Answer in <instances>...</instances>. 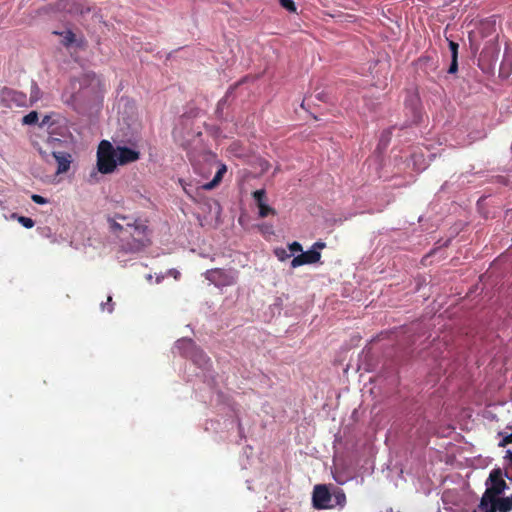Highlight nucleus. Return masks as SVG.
<instances>
[{
  "label": "nucleus",
  "instance_id": "1",
  "mask_svg": "<svg viewBox=\"0 0 512 512\" xmlns=\"http://www.w3.org/2000/svg\"><path fill=\"white\" fill-rule=\"evenodd\" d=\"M126 236H120L122 248L126 252H139L151 244L148 226L139 220L126 222Z\"/></svg>",
  "mask_w": 512,
  "mask_h": 512
},
{
  "label": "nucleus",
  "instance_id": "2",
  "mask_svg": "<svg viewBox=\"0 0 512 512\" xmlns=\"http://www.w3.org/2000/svg\"><path fill=\"white\" fill-rule=\"evenodd\" d=\"M115 147L108 141L102 140L97 150V169L102 174L113 173L117 167Z\"/></svg>",
  "mask_w": 512,
  "mask_h": 512
},
{
  "label": "nucleus",
  "instance_id": "3",
  "mask_svg": "<svg viewBox=\"0 0 512 512\" xmlns=\"http://www.w3.org/2000/svg\"><path fill=\"white\" fill-rule=\"evenodd\" d=\"M486 485L487 488L480 500L484 507L487 506V501H491V499L501 495L507 488V484L502 477L501 469H493L490 472Z\"/></svg>",
  "mask_w": 512,
  "mask_h": 512
},
{
  "label": "nucleus",
  "instance_id": "4",
  "mask_svg": "<svg viewBox=\"0 0 512 512\" xmlns=\"http://www.w3.org/2000/svg\"><path fill=\"white\" fill-rule=\"evenodd\" d=\"M205 277L208 281L217 287L231 286L236 283L237 272L235 270H225L215 268L207 270Z\"/></svg>",
  "mask_w": 512,
  "mask_h": 512
},
{
  "label": "nucleus",
  "instance_id": "5",
  "mask_svg": "<svg viewBox=\"0 0 512 512\" xmlns=\"http://www.w3.org/2000/svg\"><path fill=\"white\" fill-rule=\"evenodd\" d=\"M332 494L324 484H319L313 490V506L317 509H328L334 505L331 504Z\"/></svg>",
  "mask_w": 512,
  "mask_h": 512
},
{
  "label": "nucleus",
  "instance_id": "6",
  "mask_svg": "<svg viewBox=\"0 0 512 512\" xmlns=\"http://www.w3.org/2000/svg\"><path fill=\"white\" fill-rule=\"evenodd\" d=\"M512 505L507 497L500 498L499 496L487 501V506H482V502L478 504V507L473 512H510Z\"/></svg>",
  "mask_w": 512,
  "mask_h": 512
},
{
  "label": "nucleus",
  "instance_id": "7",
  "mask_svg": "<svg viewBox=\"0 0 512 512\" xmlns=\"http://www.w3.org/2000/svg\"><path fill=\"white\" fill-rule=\"evenodd\" d=\"M117 164L124 166L140 159V152L127 146L115 147Z\"/></svg>",
  "mask_w": 512,
  "mask_h": 512
},
{
  "label": "nucleus",
  "instance_id": "8",
  "mask_svg": "<svg viewBox=\"0 0 512 512\" xmlns=\"http://www.w3.org/2000/svg\"><path fill=\"white\" fill-rule=\"evenodd\" d=\"M320 258L321 254L319 251L310 249L295 256L291 261V267L296 268L305 264H313L318 262Z\"/></svg>",
  "mask_w": 512,
  "mask_h": 512
},
{
  "label": "nucleus",
  "instance_id": "9",
  "mask_svg": "<svg viewBox=\"0 0 512 512\" xmlns=\"http://www.w3.org/2000/svg\"><path fill=\"white\" fill-rule=\"evenodd\" d=\"M52 157L57 162V174L66 173L69 168L70 164L72 162V156L71 154L67 152H52Z\"/></svg>",
  "mask_w": 512,
  "mask_h": 512
},
{
  "label": "nucleus",
  "instance_id": "10",
  "mask_svg": "<svg viewBox=\"0 0 512 512\" xmlns=\"http://www.w3.org/2000/svg\"><path fill=\"white\" fill-rule=\"evenodd\" d=\"M2 95H3V99L10 100L16 106L26 105V95L21 92H17V91L11 90V89H4L2 91Z\"/></svg>",
  "mask_w": 512,
  "mask_h": 512
},
{
  "label": "nucleus",
  "instance_id": "11",
  "mask_svg": "<svg viewBox=\"0 0 512 512\" xmlns=\"http://www.w3.org/2000/svg\"><path fill=\"white\" fill-rule=\"evenodd\" d=\"M226 171H227L226 165L221 164L219 166L214 178L210 182L203 184L201 187L196 188V190H199V189L212 190V189H214L222 181V178H223L224 174L226 173Z\"/></svg>",
  "mask_w": 512,
  "mask_h": 512
},
{
  "label": "nucleus",
  "instance_id": "12",
  "mask_svg": "<svg viewBox=\"0 0 512 512\" xmlns=\"http://www.w3.org/2000/svg\"><path fill=\"white\" fill-rule=\"evenodd\" d=\"M109 223H110V229L113 233H115L118 238L120 239V236H126V231H125V228H126V223L123 225V224H120L116 221V219H111L109 218L108 219Z\"/></svg>",
  "mask_w": 512,
  "mask_h": 512
},
{
  "label": "nucleus",
  "instance_id": "13",
  "mask_svg": "<svg viewBox=\"0 0 512 512\" xmlns=\"http://www.w3.org/2000/svg\"><path fill=\"white\" fill-rule=\"evenodd\" d=\"M331 494L332 498L335 499L336 505H339L341 507L344 506V504L346 503V495L342 489L336 488Z\"/></svg>",
  "mask_w": 512,
  "mask_h": 512
},
{
  "label": "nucleus",
  "instance_id": "14",
  "mask_svg": "<svg viewBox=\"0 0 512 512\" xmlns=\"http://www.w3.org/2000/svg\"><path fill=\"white\" fill-rule=\"evenodd\" d=\"M258 209H259V216L261 218H265L269 215H275L276 214V211L274 208L270 207L269 205H267L266 203H261L260 205L257 206Z\"/></svg>",
  "mask_w": 512,
  "mask_h": 512
},
{
  "label": "nucleus",
  "instance_id": "15",
  "mask_svg": "<svg viewBox=\"0 0 512 512\" xmlns=\"http://www.w3.org/2000/svg\"><path fill=\"white\" fill-rule=\"evenodd\" d=\"M13 218H17L18 222L24 226L25 228H32L35 225V222L32 218L25 217V216H18L17 214H12Z\"/></svg>",
  "mask_w": 512,
  "mask_h": 512
},
{
  "label": "nucleus",
  "instance_id": "16",
  "mask_svg": "<svg viewBox=\"0 0 512 512\" xmlns=\"http://www.w3.org/2000/svg\"><path fill=\"white\" fill-rule=\"evenodd\" d=\"M37 121H38V113L36 111H31L30 113L25 115L22 120L23 124H26V125L35 124V123H37Z\"/></svg>",
  "mask_w": 512,
  "mask_h": 512
},
{
  "label": "nucleus",
  "instance_id": "17",
  "mask_svg": "<svg viewBox=\"0 0 512 512\" xmlns=\"http://www.w3.org/2000/svg\"><path fill=\"white\" fill-rule=\"evenodd\" d=\"M279 4L287 11L297 13V7L293 0H279Z\"/></svg>",
  "mask_w": 512,
  "mask_h": 512
},
{
  "label": "nucleus",
  "instance_id": "18",
  "mask_svg": "<svg viewBox=\"0 0 512 512\" xmlns=\"http://www.w3.org/2000/svg\"><path fill=\"white\" fill-rule=\"evenodd\" d=\"M252 196L256 202V205L258 206L261 203H265L266 191L264 189L256 190L253 192Z\"/></svg>",
  "mask_w": 512,
  "mask_h": 512
},
{
  "label": "nucleus",
  "instance_id": "19",
  "mask_svg": "<svg viewBox=\"0 0 512 512\" xmlns=\"http://www.w3.org/2000/svg\"><path fill=\"white\" fill-rule=\"evenodd\" d=\"M274 254L279 261H285L291 257V253H288L285 248H276Z\"/></svg>",
  "mask_w": 512,
  "mask_h": 512
},
{
  "label": "nucleus",
  "instance_id": "20",
  "mask_svg": "<svg viewBox=\"0 0 512 512\" xmlns=\"http://www.w3.org/2000/svg\"><path fill=\"white\" fill-rule=\"evenodd\" d=\"M62 35H63L62 43L64 46H70L72 43L75 42V34L72 31L68 30L65 33H63Z\"/></svg>",
  "mask_w": 512,
  "mask_h": 512
},
{
  "label": "nucleus",
  "instance_id": "21",
  "mask_svg": "<svg viewBox=\"0 0 512 512\" xmlns=\"http://www.w3.org/2000/svg\"><path fill=\"white\" fill-rule=\"evenodd\" d=\"M40 93V88L33 82L31 85L30 101L32 103L38 101L40 99Z\"/></svg>",
  "mask_w": 512,
  "mask_h": 512
},
{
  "label": "nucleus",
  "instance_id": "22",
  "mask_svg": "<svg viewBox=\"0 0 512 512\" xmlns=\"http://www.w3.org/2000/svg\"><path fill=\"white\" fill-rule=\"evenodd\" d=\"M180 183L182 185V188L184 190V192L192 199L195 200V197H194V189H193V186L189 183H185L183 180H180Z\"/></svg>",
  "mask_w": 512,
  "mask_h": 512
},
{
  "label": "nucleus",
  "instance_id": "23",
  "mask_svg": "<svg viewBox=\"0 0 512 512\" xmlns=\"http://www.w3.org/2000/svg\"><path fill=\"white\" fill-rule=\"evenodd\" d=\"M101 309L103 311L106 310L109 313H111L113 311V304H112V297L111 296L107 297V301L105 303L104 302L101 303Z\"/></svg>",
  "mask_w": 512,
  "mask_h": 512
},
{
  "label": "nucleus",
  "instance_id": "24",
  "mask_svg": "<svg viewBox=\"0 0 512 512\" xmlns=\"http://www.w3.org/2000/svg\"><path fill=\"white\" fill-rule=\"evenodd\" d=\"M458 43L454 41H449V49L451 51V58H458Z\"/></svg>",
  "mask_w": 512,
  "mask_h": 512
},
{
  "label": "nucleus",
  "instance_id": "25",
  "mask_svg": "<svg viewBox=\"0 0 512 512\" xmlns=\"http://www.w3.org/2000/svg\"><path fill=\"white\" fill-rule=\"evenodd\" d=\"M288 248H289L291 254L292 253H296V252H302V250H303L302 249V245L299 242H297V241H294V242L290 243L288 245Z\"/></svg>",
  "mask_w": 512,
  "mask_h": 512
},
{
  "label": "nucleus",
  "instance_id": "26",
  "mask_svg": "<svg viewBox=\"0 0 512 512\" xmlns=\"http://www.w3.org/2000/svg\"><path fill=\"white\" fill-rule=\"evenodd\" d=\"M458 70V58H451V64L448 69V73L454 74Z\"/></svg>",
  "mask_w": 512,
  "mask_h": 512
},
{
  "label": "nucleus",
  "instance_id": "27",
  "mask_svg": "<svg viewBox=\"0 0 512 512\" xmlns=\"http://www.w3.org/2000/svg\"><path fill=\"white\" fill-rule=\"evenodd\" d=\"M31 199L33 202H35L36 204H40V205H43V204H46L47 203V199L42 197L41 195H38V194H33L31 196Z\"/></svg>",
  "mask_w": 512,
  "mask_h": 512
},
{
  "label": "nucleus",
  "instance_id": "28",
  "mask_svg": "<svg viewBox=\"0 0 512 512\" xmlns=\"http://www.w3.org/2000/svg\"><path fill=\"white\" fill-rule=\"evenodd\" d=\"M512 443V433L503 437V439L499 442L500 447H505L506 445Z\"/></svg>",
  "mask_w": 512,
  "mask_h": 512
},
{
  "label": "nucleus",
  "instance_id": "29",
  "mask_svg": "<svg viewBox=\"0 0 512 512\" xmlns=\"http://www.w3.org/2000/svg\"><path fill=\"white\" fill-rule=\"evenodd\" d=\"M177 344H178V346H180V345L188 346V347H192V346H194L193 341H192V340H190V339H189V340H186V339L179 340V341L177 342Z\"/></svg>",
  "mask_w": 512,
  "mask_h": 512
},
{
  "label": "nucleus",
  "instance_id": "30",
  "mask_svg": "<svg viewBox=\"0 0 512 512\" xmlns=\"http://www.w3.org/2000/svg\"><path fill=\"white\" fill-rule=\"evenodd\" d=\"M325 246H326V245H325V243H324V242H322V241H317V242H315V243L313 244L312 249H314V250H317V251H318V249H323Z\"/></svg>",
  "mask_w": 512,
  "mask_h": 512
},
{
  "label": "nucleus",
  "instance_id": "31",
  "mask_svg": "<svg viewBox=\"0 0 512 512\" xmlns=\"http://www.w3.org/2000/svg\"><path fill=\"white\" fill-rule=\"evenodd\" d=\"M50 121V116H45L43 119H42V122L40 123V126L43 127L45 126L46 124H48Z\"/></svg>",
  "mask_w": 512,
  "mask_h": 512
},
{
  "label": "nucleus",
  "instance_id": "32",
  "mask_svg": "<svg viewBox=\"0 0 512 512\" xmlns=\"http://www.w3.org/2000/svg\"><path fill=\"white\" fill-rule=\"evenodd\" d=\"M506 458L509 459L510 463L512 464V451L511 450H507Z\"/></svg>",
  "mask_w": 512,
  "mask_h": 512
},
{
  "label": "nucleus",
  "instance_id": "33",
  "mask_svg": "<svg viewBox=\"0 0 512 512\" xmlns=\"http://www.w3.org/2000/svg\"><path fill=\"white\" fill-rule=\"evenodd\" d=\"M116 219H119V220H122V221H126L128 218L126 216H123V215H116Z\"/></svg>",
  "mask_w": 512,
  "mask_h": 512
},
{
  "label": "nucleus",
  "instance_id": "34",
  "mask_svg": "<svg viewBox=\"0 0 512 512\" xmlns=\"http://www.w3.org/2000/svg\"><path fill=\"white\" fill-rule=\"evenodd\" d=\"M200 358L203 359L204 362H206V357L204 355H200Z\"/></svg>",
  "mask_w": 512,
  "mask_h": 512
},
{
  "label": "nucleus",
  "instance_id": "35",
  "mask_svg": "<svg viewBox=\"0 0 512 512\" xmlns=\"http://www.w3.org/2000/svg\"><path fill=\"white\" fill-rule=\"evenodd\" d=\"M507 499H509V500H510L511 505H512V495H511L510 497H507Z\"/></svg>",
  "mask_w": 512,
  "mask_h": 512
},
{
  "label": "nucleus",
  "instance_id": "36",
  "mask_svg": "<svg viewBox=\"0 0 512 512\" xmlns=\"http://www.w3.org/2000/svg\"><path fill=\"white\" fill-rule=\"evenodd\" d=\"M505 476H506L507 478H510V477H509V475H508V471H507V470H506V472H505Z\"/></svg>",
  "mask_w": 512,
  "mask_h": 512
}]
</instances>
